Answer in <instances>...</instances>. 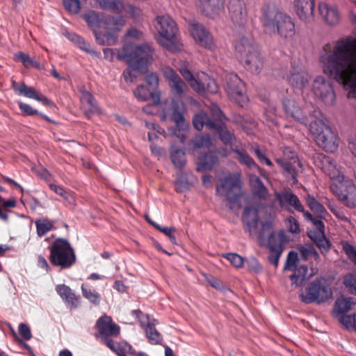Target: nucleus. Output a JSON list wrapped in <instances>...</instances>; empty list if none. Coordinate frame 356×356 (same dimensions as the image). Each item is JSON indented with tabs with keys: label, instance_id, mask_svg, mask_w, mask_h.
I'll list each match as a JSON object with an SVG mask.
<instances>
[{
	"label": "nucleus",
	"instance_id": "f257e3e1",
	"mask_svg": "<svg viewBox=\"0 0 356 356\" xmlns=\"http://www.w3.org/2000/svg\"><path fill=\"white\" fill-rule=\"evenodd\" d=\"M320 60L324 72L350 88L349 98L356 97V38L339 40L333 47L326 44Z\"/></svg>",
	"mask_w": 356,
	"mask_h": 356
},
{
	"label": "nucleus",
	"instance_id": "f03ea898",
	"mask_svg": "<svg viewBox=\"0 0 356 356\" xmlns=\"http://www.w3.org/2000/svg\"><path fill=\"white\" fill-rule=\"evenodd\" d=\"M243 229L250 236L258 240L262 248L268 250V261L275 268L289 239L284 229L276 231L273 224H244Z\"/></svg>",
	"mask_w": 356,
	"mask_h": 356
},
{
	"label": "nucleus",
	"instance_id": "7ed1b4c3",
	"mask_svg": "<svg viewBox=\"0 0 356 356\" xmlns=\"http://www.w3.org/2000/svg\"><path fill=\"white\" fill-rule=\"evenodd\" d=\"M163 76L168 81V86L173 97L178 100L172 99L170 104L165 103L162 109V118L164 120H170L181 130L187 128L184 119L186 108L184 103L180 100L187 93L188 88L179 74L170 67H165Z\"/></svg>",
	"mask_w": 356,
	"mask_h": 356
},
{
	"label": "nucleus",
	"instance_id": "20e7f679",
	"mask_svg": "<svg viewBox=\"0 0 356 356\" xmlns=\"http://www.w3.org/2000/svg\"><path fill=\"white\" fill-rule=\"evenodd\" d=\"M261 22L266 33H277L284 38H292L296 34L292 18L274 8L267 6L263 8Z\"/></svg>",
	"mask_w": 356,
	"mask_h": 356
},
{
	"label": "nucleus",
	"instance_id": "39448f33",
	"mask_svg": "<svg viewBox=\"0 0 356 356\" xmlns=\"http://www.w3.org/2000/svg\"><path fill=\"white\" fill-rule=\"evenodd\" d=\"M50 263L60 269L70 268L76 261L74 248L70 242L65 238H58L53 241L49 246Z\"/></svg>",
	"mask_w": 356,
	"mask_h": 356
},
{
	"label": "nucleus",
	"instance_id": "423d86ee",
	"mask_svg": "<svg viewBox=\"0 0 356 356\" xmlns=\"http://www.w3.org/2000/svg\"><path fill=\"white\" fill-rule=\"evenodd\" d=\"M235 49L240 62L247 70L252 73L259 72L263 62L257 47L250 38H241L236 42Z\"/></svg>",
	"mask_w": 356,
	"mask_h": 356
},
{
	"label": "nucleus",
	"instance_id": "0eeeda50",
	"mask_svg": "<svg viewBox=\"0 0 356 356\" xmlns=\"http://www.w3.org/2000/svg\"><path fill=\"white\" fill-rule=\"evenodd\" d=\"M156 28L159 34L158 43L171 52L180 51L181 44L176 38L177 31L175 22L168 15L158 16Z\"/></svg>",
	"mask_w": 356,
	"mask_h": 356
},
{
	"label": "nucleus",
	"instance_id": "6e6552de",
	"mask_svg": "<svg viewBox=\"0 0 356 356\" xmlns=\"http://www.w3.org/2000/svg\"><path fill=\"white\" fill-rule=\"evenodd\" d=\"M126 46L127 51L126 54L120 55V58L125 60L131 68L143 70L153 60L154 49L150 44L145 43L133 46L126 44Z\"/></svg>",
	"mask_w": 356,
	"mask_h": 356
},
{
	"label": "nucleus",
	"instance_id": "1a4fd4ad",
	"mask_svg": "<svg viewBox=\"0 0 356 356\" xmlns=\"http://www.w3.org/2000/svg\"><path fill=\"white\" fill-rule=\"evenodd\" d=\"M125 25L122 16H105L102 32L96 33V41L101 45H114L118 38V33Z\"/></svg>",
	"mask_w": 356,
	"mask_h": 356
},
{
	"label": "nucleus",
	"instance_id": "9d476101",
	"mask_svg": "<svg viewBox=\"0 0 356 356\" xmlns=\"http://www.w3.org/2000/svg\"><path fill=\"white\" fill-rule=\"evenodd\" d=\"M332 295V289L326 281L323 278H317L309 284L304 293L300 295V298L305 304L313 302L321 304L328 300Z\"/></svg>",
	"mask_w": 356,
	"mask_h": 356
},
{
	"label": "nucleus",
	"instance_id": "9b49d317",
	"mask_svg": "<svg viewBox=\"0 0 356 356\" xmlns=\"http://www.w3.org/2000/svg\"><path fill=\"white\" fill-rule=\"evenodd\" d=\"M220 181L216 186V195L225 197L230 204H238L242 195L239 175L229 174Z\"/></svg>",
	"mask_w": 356,
	"mask_h": 356
},
{
	"label": "nucleus",
	"instance_id": "f8f14e48",
	"mask_svg": "<svg viewBox=\"0 0 356 356\" xmlns=\"http://www.w3.org/2000/svg\"><path fill=\"white\" fill-rule=\"evenodd\" d=\"M193 124L195 129L201 131L204 126L210 130L218 131L222 142L225 145L231 144L234 136L223 125L222 123L212 122L204 111L196 113L193 118Z\"/></svg>",
	"mask_w": 356,
	"mask_h": 356
},
{
	"label": "nucleus",
	"instance_id": "ddd939ff",
	"mask_svg": "<svg viewBox=\"0 0 356 356\" xmlns=\"http://www.w3.org/2000/svg\"><path fill=\"white\" fill-rule=\"evenodd\" d=\"M313 160L316 166L321 168L325 174L335 181L334 184H339L347 178L341 170V167L338 165L331 157L323 154L316 153L313 156Z\"/></svg>",
	"mask_w": 356,
	"mask_h": 356
},
{
	"label": "nucleus",
	"instance_id": "4468645a",
	"mask_svg": "<svg viewBox=\"0 0 356 356\" xmlns=\"http://www.w3.org/2000/svg\"><path fill=\"white\" fill-rule=\"evenodd\" d=\"M332 193L346 206L350 208L356 207V185L348 178L339 184L330 186Z\"/></svg>",
	"mask_w": 356,
	"mask_h": 356
},
{
	"label": "nucleus",
	"instance_id": "2eb2a0df",
	"mask_svg": "<svg viewBox=\"0 0 356 356\" xmlns=\"http://www.w3.org/2000/svg\"><path fill=\"white\" fill-rule=\"evenodd\" d=\"M225 90L227 95L241 106L247 102L245 86L243 81L234 73H229L225 77Z\"/></svg>",
	"mask_w": 356,
	"mask_h": 356
},
{
	"label": "nucleus",
	"instance_id": "dca6fc26",
	"mask_svg": "<svg viewBox=\"0 0 356 356\" xmlns=\"http://www.w3.org/2000/svg\"><path fill=\"white\" fill-rule=\"evenodd\" d=\"M228 15L233 28L242 31L248 20L246 4L243 0H229L227 4Z\"/></svg>",
	"mask_w": 356,
	"mask_h": 356
},
{
	"label": "nucleus",
	"instance_id": "f3484780",
	"mask_svg": "<svg viewBox=\"0 0 356 356\" xmlns=\"http://www.w3.org/2000/svg\"><path fill=\"white\" fill-rule=\"evenodd\" d=\"M189 31L193 38L200 46L210 51L216 49V45L212 35L203 25L192 23L190 24Z\"/></svg>",
	"mask_w": 356,
	"mask_h": 356
},
{
	"label": "nucleus",
	"instance_id": "a211bd4d",
	"mask_svg": "<svg viewBox=\"0 0 356 356\" xmlns=\"http://www.w3.org/2000/svg\"><path fill=\"white\" fill-rule=\"evenodd\" d=\"M12 87L15 92L25 97L35 99L41 102L43 105L50 108H55V104L42 95L40 91L33 87L26 85L24 83H17L15 81H12Z\"/></svg>",
	"mask_w": 356,
	"mask_h": 356
},
{
	"label": "nucleus",
	"instance_id": "6ab92c4d",
	"mask_svg": "<svg viewBox=\"0 0 356 356\" xmlns=\"http://www.w3.org/2000/svg\"><path fill=\"white\" fill-rule=\"evenodd\" d=\"M307 236L317 246L321 254H324L329 252L332 243L325 236V224H313V226L307 230Z\"/></svg>",
	"mask_w": 356,
	"mask_h": 356
},
{
	"label": "nucleus",
	"instance_id": "aec40b11",
	"mask_svg": "<svg viewBox=\"0 0 356 356\" xmlns=\"http://www.w3.org/2000/svg\"><path fill=\"white\" fill-rule=\"evenodd\" d=\"M314 95L325 104L331 105L335 99V94L332 84L323 76H318L314 81Z\"/></svg>",
	"mask_w": 356,
	"mask_h": 356
},
{
	"label": "nucleus",
	"instance_id": "412c9836",
	"mask_svg": "<svg viewBox=\"0 0 356 356\" xmlns=\"http://www.w3.org/2000/svg\"><path fill=\"white\" fill-rule=\"evenodd\" d=\"M95 326L105 343L106 339H111L110 337H115L120 334V326L115 324L110 316L106 315L99 318Z\"/></svg>",
	"mask_w": 356,
	"mask_h": 356
},
{
	"label": "nucleus",
	"instance_id": "4be33fe9",
	"mask_svg": "<svg viewBox=\"0 0 356 356\" xmlns=\"http://www.w3.org/2000/svg\"><path fill=\"white\" fill-rule=\"evenodd\" d=\"M293 7L301 21L308 23L314 20L315 0H294Z\"/></svg>",
	"mask_w": 356,
	"mask_h": 356
},
{
	"label": "nucleus",
	"instance_id": "5701e85b",
	"mask_svg": "<svg viewBox=\"0 0 356 356\" xmlns=\"http://www.w3.org/2000/svg\"><path fill=\"white\" fill-rule=\"evenodd\" d=\"M317 145L326 152H334L339 146V138L332 129L326 128L316 140Z\"/></svg>",
	"mask_w": 356,
	"mask_h": 356
},
{
	"label": "nucleus",
	"instance_id": "b1692460",
	"mask_svg": "<svg viewBox=\"0 0 356 356\" xmlns=\"http://www.w3.org/2000/svg\"><path fill=\"white\" fill-rule=\"evenodd\" d=\"M318 12L323 21L329 25H336L340 20L338 9L334 6L321 2L318 4Z\"/></svg>",
	"mask_w": 356,
	"mask_h": 356
},
{
	"label": "nucleus",
	"instance_id": "393cba45",
	"mask_svg": "<svg viewBox=\"0 0 356 356\" xmlns=\"http://www.w3.org/2000/svg\"><path fill=\"white\" fill-rule=\"evenodd\" d=\"M275 198L281 207L291 206L297 211H302V205L298 197L289 191H284L282 193H275Z\"/></svg>",
	"mask_w": 356,
	"mask_h": 356
},
{
	"label": "nucleus",
	"instance_id": "a878e982",
	"mask_svg": "<svg viewBox=\"0 0 356 356\" xmlns=\"http://www.w3.org/2000/svg\"><path fill=\"white\" fill-rule=\"evenodd\" d=\"M287 80L293 88L302 90L308 85L309 76L307 72L300 69L293 68Z\"/></svg>",
	"mask_w": 356,
	"mask_h": 356
},
{
	"label": "nucleus",
	"instance_id": "bb28decb",
	"mask_svg": "<svg viewBox=\"0 0 356 356\" xmlns=\"http://www.w3.org/2000/svg\"><path fill=\"white\" fill-rule=\"evenodd\" d=\"M105 16L102 13L95 10H89L83 15V19L87 22L89 27L93 30L95 37L97 32H102Z\"/></svg>",
	"mask_w": 356,
	"mask_h": 356
},
{
	"label": "nucleus",
	"instance_id": "cd10ccee",
	"mask_svg": "<svg viewBox=\"0 0 356 356\" xmlns=\"http://www.w3.org/2000/svg\"><path fill=\"white\" fill-rule=\"evenodd\" d=\"M201 12L210 17L218 13L223 4V0H196Z\"/></svg>",
	"mask_w": 356,
	"mask_h": 356
},
{
	"label": "nucleus",
	"instance_id": "c85d7f7f",
	"mask_svg": "<svg viewBox=\"0 0 356 356\" xmlns=\"http://www.w3.org/2000/svg\"><path fill=\"white\" fill-rule=\"evenodd\" d=\"M81 107L85 115L90 118L91 115L99 112V107L92 95L89 92H83L80 97Z\"/></svg>",
	"mask_w": 356,
	"mask_h": 356
},
{
	"label": "nucleus",
	"instance_id": "c756f323",
	"mask_svg": "<svg viewBox=\"0 0 356 356\" xmlns=\"http://www.w3.org/2000/svg\"><path fill=\"white\" fill-rule=\"evenodd\" d=\"M283 106L286 113L293 118L300 124L306 125L307 119L301 110L296 106V102L289 99H285L283 101Z\"/></svg>",
	"mask_w": 356,
	"mask_h": 356
},
{
	"label": "nucleus",
	"instance_id": "7c9ffc66",
	"mask_svg": "<svg viewBox=\"0 0 356 356\" xmlns=\"http://www.w3.org/2000/svg\"><path fill=\"white\" fill-rule=\"evenodd\" d=\"M56 292L66 303L76 308L79 305L80 296L65 284H58L56 288Z\"/></svg>",
	"mask_w": 356,
	"mask_h": 356
},
{
	"label": "nucleus",
	"instance_id": "2f4dec72",
	"mask_svg": "<svg viewBox=\"0 0 356 356\" xmlns=\"http://www.w3.org/2000/svg\"><path fill=\"white\" fill-rule=\"evenodd\" d=\"M147 323L145 327V333L148 341L153 345L161 343L163 337L155 328L156 320L150 319L148 316H147Z\"/></svg>",
	"mask_w": 356,
	"mask_h": 356
},
{
	"label": "nucleus",
	"instance_id": "473e14b6",
	"mask_svg": "<svg viewBox=\"0 0 356 356\" xmlns=\"http://www.w3.org/2000/svg\"><path fill=\"white\" fill-rule=\"evenodd\" d=\"M275 162L283 169L286 176L291 177L293 184L298 183V172L296 168L297 162H292V160L286 161L282 158H276Z\"/></svg>",
	"mask_w": 356,
	"mask_h": 356
},
{
	"label": "nucleus",
	"instance_id": "72a5a7b5",
	"mask_svg": "<svg viewBox=\"0 0 356 356\" xmlns=\"http://www.w3.org/2000/svg\"><path fill=\"white\" fill-rule=\"evenodd\" d=\"M198 79L200 86H202L204 90L197 92V93L203 95L206 92L216 93L218 92V86L216 81L207 74L204 72H201L200 74H198Z\"/></svg>",
	"mask_w": 356,
	"mask_h": 356
},
{
	"label": "nucleus",
	"instance_id": "f704fd0d",
	"mask_svg": "<svg viewBox=\"0 0 356 356\" xmlns=\"http://www.w3.org/2000/svg\"><path fill=\"white\" fill-rule=\"evenodd\" d=\"M99 8L120 14L124 9V0H95Z\"/></svg>",
	"mask_w": 356,
	"mask_h": 356
},
{
	"label": "nucleus",
	"instance_id": "c9c22d12",
	"mask_svg": "<svg viewBox=\"0 0 356 356\" xmlns=\"http://www.w3.org/2000/svg\"><path fill=\"white\" fill-rule=\"evenodd\" d=\"M218 162V157L212 152L204 154L200 158V161L197 165L198 172H205L210 170L213 166Z\"/></svg>",
	"mask_w": 356,
	"mask_h": 356
},
{
	"label": "nucleus",
	"instance_id": "e433bc0d",
	"mask_svg": "<svg viewBox=\"0 0 356 356\" xmlns=\"http://www.w3.org/2000/svg\"><path fill=\"white\" fill-rule=\"evenodd\" d=\"M250 183L252 192L256 196L259 198H266L268 190L257 176L251 175L250 176Z\"/></svg>",
	"mask_w": 356,
	"mask_h": 356
},
{
	"label": "nucleus",
	"instance_id": "4c0bfd02",
	"mask_svg": "<svg viewBox=\"0 0 356 356\" xmlns=\"http://www.w3.org/2000/svg\"><path fill=\"white\" fill-rule=\"evenodd\" d=\"M306 200L310 209L317 216L318 218H320V220H327L325 218L327 212L321 204H320L314 197L310 195L307 196Z\"/></svg>",
	"mask_w": 356,
	"mask_h": 356
},
{
	"label": "nucleus",
	"instance_id": "58836bf2",
	"mask_svg": "<svg viewBox=\"0 0 356 356\" xmlns=\"http://www.w3.org/2000/svg\"><path fill=\"white\" fill-rule=\"evenodd\" d=\"M294 273L290 276V279L292 282V284L296 286L302 285L305 280L307 279V267L306 266H301L298 268L293 270Z\"/></svg>",
	"mask_w": 356,
	"mask_h": 356
},
{
	"label": "nucleus",
	"instance_id": "ea45409f",
	"mask_svg": "<svg viewBox=\"0 0 356 356\" xmlns=\"http://www.w3.org/2000/svg\"><path fill=\"white\" fill-rule=\"evenodd\" d=\"M180 74L184 77V79L188 82L191 87L196 92H201L204 90L202 86H200L198 75L197 78L194 76L192 72L186 68L180 70Z\"/></svg>",
	"mask_w": 356,
	"mask_h": 356
},
{
	"label": "nucleus",
	"instance_id": "a19ab883",
	"mask_svg": "<svg viewBox=\"0 0 356 356\" xmlns=\"http://www.w3.org/2000/svg\"><path fill=\"white\" fill-rule=\"evenodd\" d=\"M16 207V200L10 197L8 200H4L0 195V219L2 220H8L9 209Z\"/></svg>",
	"mask_w": 356,
	"mask_h": 356
},
{
	"label": "nucleus",
	"instance_id": "79ce46f5",
	"mask_svg": "<svg viewBox=\"0 0 356 356\" xmlns=\"http://www.w3.org/2000/svg\"><path fill=\"white\" fill-rule=\"evenodd\" d=\"M355 305V301L353 298H345L336 302L334 309L337 314H344L351 309Z\"/></svg>",
	"mask_w": 356,
	"mask_h": 356
},
{
	"label": "nucleus",
	"instance_id": "37998d69",
	"mask_svg": "<svg viewBox=\"0 0 356 356\" xmlns=\"http://www.w3.org/2000/svg\"><path fill=\"white\" fill-rule=\"evenodd\" d=\"M19 108L22 112V114L24 116H33L35 115H38L41 116L44 120L49 122H54L52 120H51L48 116L40 113L38 110L34 109L31 105L24 103L21 101L17 102Z\"/></svg>",
	"mask_w": 356,
	"mask_h": 356
},
{
	"label": "nucleus",
	"instance_id": "c03bdc74",
	"mask_svg": "<svg viewBox=\"0 0 356 356\" xmlns=\"http://www.w3.org/2000/svg\"><path fill=\"white\" fill-rule=\"evenodd\" d=\"M83 296L92 305L97 306L101 302L100 294L95 289H88L85 284L81 286Z\"/></svg>",
	"mask_w": 356,
	"mask_h": 356
},
{
	"label": "nucleus",
	"instance_id": "a18cd8bd",
	"mask_svg": "<svg viewBox=\"0 0 356 356\" xmlns=\"http://www.w3.org/2000/svg\"><path fill=\"white\" fill-rule=\"evenodd\" d=\"M127 49L128 47L126 46V44L122 47V49H104L103 52L104 58L109 61H113L114 58H116L118 60L125 62V60L120 58V55L126 54Z\"/></svg>",
	"mask_w": 356,
	"mask_h": 356
},
{
	"label": "nucleus",
	"instance_id": "49530a36",
	"mask_svg": "<svg viewBox=\"0 0 356 356\" xmlns=\"http://www.w3.org/2000/svg\"><path fill=\"white\" fill-rule=\"evenodd\" d=\"M170 159L174 165L177 168H182L186 162L185 153L181 149H172Z\"/></svg>",
	"mask_w": 356,
	"mask_h": 356
},
{
	"label": "nucleus",
	"instance_id": "de8ad7c7",
	"mask_svg": "<svg viewBox=\"0 0 356 356\" xmlns=\"http://www.w3.org/2000/svg\"><path fill=\"white\" fill-rule=\"evenodd\" d=\"M326 128H330V127L322 120H316L309 124V131L314 137L315 140L317 139V136H321Z\"/></svg>",
	"mask_w": 356,
	"mask_h": 356
},
{
	"label": "nucleus",
	"instance_id": "09e8293b",
	"mask_svg": "<svg viewBox=\"0 0 356 356\" xmlns=\"http://www.w3.org/2000/svg\"><path fill=\"white\" fill-rule=\"evenodd\" d=\"M326 128H330V127L322 120H316L309 124V131L314 137L315 140L317 139V136H321Z\"/></svg>",
	"mask_w": 356,
	"mask_h": 356
},
{
	"label": "nucleus",
	"instance_id": "8fccbe9b",
	"mask_svg": "<svg viewBox=\"0 0 356 356\" xmlns=\"http://www.w3.org/2000/svg\"><path fill=\"white\" fill-rule=\"evenodd\" d=\"M242 220L243 222H258V209L254 206L245 207Z\"/></svg>",
	"mask_w": 356,
	"mask_h": 356
},
{
	"label": "nucleus",
	"instance_id": "3c124183",
	"mask_svg": "<svg viewBox=\"0 0 356 356\" xmlns=\"http://www.w3.org/2000/svg\"><path fill=\"white\" fill-rule=\"evenodd\" d=\"M234 152L237 154V159L241 163L247 165L249 168L259 169V167L245 151L234 149Z\"/></svg>",
	"mask_w": 356,
	"mask_h": 356
},
{
	"label": "nucleus",
	"instance_id": "603ef678",
	"mask_svg": "<svg viewBox=\"0 0 356 356\" xmlns=\"http://www.w3.org/2000/svg\"><path fill=\"white\" fill-rule=\"evenodd\" d=\"M192 144L195 149L209 147L211 145V137L208 134L196 136L192 140Z\"/></svg>",
	"mask_w": 356,
	"mask_h": 356
},
{
	"label": "nucleus",
	"instance_id": "864d4df0",
	"mask_svg": "<svg viewBox=\"0 0 356 356\" xmlns=\"http://www.w3.org/2000/svg\"><path fill=\"white\" fill-rule=\"evenodd\" d=\"M105 344L118 356H127L125 350H124L125 349L124 341L118 343L112 339H106Z\"/></svg>",
	"mask_w": 356,
	"mask_h": 356
},
{
	"label": "nucleus",
	"instance_id": "5fc2aeb1",
	"mask_svg": "<svg viewBox=\"0 0 356 356\" xmlns=\"http://www.w3.org/2000/svg\"><path fill=\"white\" fill-rule=\"evenodd\" d=\"M156 229L167 236L173 244H177L175 232L176 229L173 227H166L161 224H152Z\"/></svg>",
	"mask_w": 356,
	"mask_h": 356
},
{
	"label": "nucleus",
	"instance_id": "6e6d98bb",
	"mask_svg": "<svg viewBox=\"0 0 356 356\" xmlns=\"http://www.w3.org/2000/svg\"><path fill=\"white\" fill-rule=\"evenodd\" d=\"M283 156L282 159H286V161H291L292 162H297V165L300 168L302 167V164L299 161L296 153L289 147H284L282 148Z\"/></svg>",
	"mask_w": 356,
	"mask_h": 356
},
{
	"label": "nucleus",
	"instance_id": "4d7b16f0",
	"mask_svg": "<svg viewBox=\"0 0 356 356\" xmlns=\"http://www.w3.org/2000/svg\"><path fill=\"white\" fill-rule=\"evenodd\" d=\"M298 261V254L294 251H291L288 254L285 265L284 270H289L293 271L296 268L297 262Z\"/></svg>",
	"mask_w": 356,
	"mask_h": 356
},
{
	"label": "nucleus",
	"instance_id": "13d9d810",
	"mask_svg": "<svg viewBox=\"0 0 356 356\" xmlns=\"http://www.w3.org/2000/svg\"><path fill=\"white\" fill-rule=\"evenodd\" d=\"M134 96L141 102L147 101L149 97V90L144 85H140L134 92Z\"/></svg>",
	"mask_w": 356,
	"mask_h": 356
},
{
	"label": "nucleus",
	"instance_id": "bf43d9fd",
	"mask_svg": "<svg viewBox=\"0 0 356 356\" xmlns=\"http://www.w3.org/2000/svg\"><path fill=\"white\" fill-rule=\"evenodd\" d=\"M223 257L227 259L235 268L242 267L244 263L243 258L236 253H227L223 254Z\"/></svg>",
	"mask_w": 356,
	"mask_h": 356
},
{
	"label": "nucleus",
	"instance_id": "052dcab7",
	"mask_svg": "<svg viewBox=\"0 0 356 356\" xmlns=\"http://www.w3.org/2000/svg\"><path fill=\"white\" fill-rule=\"evenodd\" d=\"M63 5L68 12L73 14L78 13L81 9L79 0H63Z\"/></svg>",
	"mask_w": 356,
	"mask_h": 356
},
{
	"label": "nucleus",
	"instance_id": "680f3d73",
	"mask_svg": "<svg viewBox=\"0 0 356 356\" xmlns=\"http://www.w3.org/2000/svg\"><path fill=\"white\" fill-rule=\"evenodd\" d=\"M343 284L352 293L356 295V276L353 274H348L344 277Z\"/></svg>",
	"mask_w": 356,
	"mask_h": 356
},
{
	"label": "nucleus",
	"instance_id": "e2e57ef3",
	"mask_svg": "<svg viewBox=\"0 0 356 356\" xmlns=\"http://www.w3.org/2000/svg\"><path fill=\"white\" fill-rule=\"evenodd\" d=\"M210 110H211V117L213 119H211L209 117V118L212 122H218L220 123H222V120L224 118V115H222V113L221 110L220 109V108L216 104H211V106L210 107Z\"/></svg>",
	"mask_w": 356,
	"mask_h": 356
},
{
	"label": "nucleus",
	"instance_id": "0e129e2a",
	"mask_svg": "<svg viewBox=\"0 0 356 356\" xmlns=\"http://www.w3.org/2000/svg\"><path fill=\"white\" fill-rule=\"evenodd\" d=\"M343 250L348 257L356 265V249L348 243H343Z\"/></svg>",
	"mask_w": 356,
	"mask_h": 356
},
{
	"label": "nucleus",
	"instance_id": "69168bd1",
	"mask_svg": "<svg viewBox=\"0 0 356 356\" xmlns=\"http://www.w3.org/2000/svg\"><path fill=\"white\" fill-rule=\"evenodd\" d=\"M76 44L81 50L87 52L88 54L96 57L100 56V53L93 50L91 48L90 44L86 42L83 38H81Z\"/></svg>",
	"mask_w": 356,
	"mask_h": 356
},
{
	"label": "nucleus",
	"instance_id": "338daca9",
	"mask_svg": "<svg viewBox=\"0 0 356 356\" xmlns=\"http://www.w3.org/2000/svg\"><path fill=\"white\" fill-rule=\"evenodd\" d=\"M123 12H125L126 13L129 14L130 17L133 18L138 17L141 13V10L138 7L134 6L132 4L124 3L122 13Z\"/></svg>",
	"mask_w": 356,
	"mask_h": 356
},
{
	"label": "nucleus",
	"instance_id": "774afa93",
	"mask_svg": "<svg viewBox=\"0 0 356 356\" xmlns=\"http://www.w3.org/2000/svg\"><path fill=\"white\" fill-rule=\"evenodd\" d=\"M15 59L21 62L25 67H29L33 63V60L30 56L23 52H18L15 55Z\"/></svg>",
	"mask_w": 356,
	"mask_h": 356
}]
</instances>
